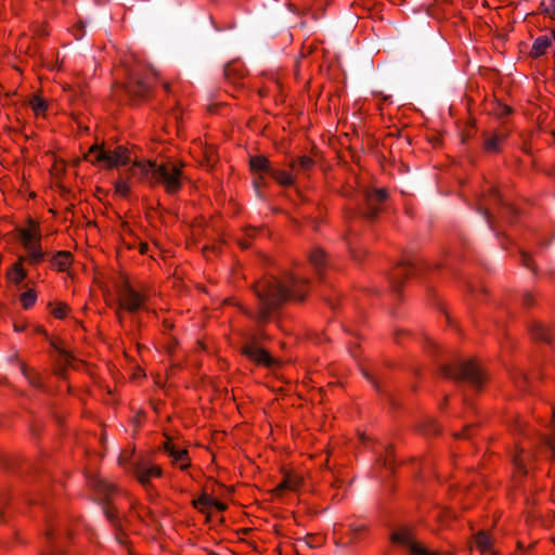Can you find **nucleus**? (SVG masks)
<instances>
[{
  "label": "nucleus",
  "instance_id": "f257e3e1",
  "mask_svg": "<svg viewBox=\"0 0 555 555\" xmlns=\"http://www.w3.org/2000/svg\"><path fill=\"white\" fill-rule=\"evenodd\" d=\"M308 289V281L297 273H289L282 279L266 276L254 285L259 301L257 321L266 322L271 312L287 300H302Z\"/></svg>",
  "mask_w": 555,
  "mask_h": 555
},
{
  "label": "nucleus",
  "instance_id": "f03ea898",
  "mask_svg": "<svg viewBox=\"0 0 555 555\" xmlns=\"http://www.w3.org/2000/svg\"><path fill=\"white\" fill-rule=\"evenodd\" d=\"M183 164L177 162L156 163L135 160L130 167V175L152 186L163 185L168 194H176L182 186Z\"/></svg>",
  "mask_w": 555,
  "mask_h": 555
},
{
  "label": "nucleus",
  "instance_id": "7ed1b4c3",
  "mask_svg": "<svg viewBox=\"0 0 555 555\" xmlns=\"http://www.w3.org/2000/svg\"><path fill=\"white\" fill-rule=\"evenodd\" d=\"M86 158L92 164H99L105 168L119 167L131 162L128 149L122 145H117L113 150L93 145L90 147Z\"/></svg>",
  "mask_w": 555,
  "mask_h": 555
},
{
  "label": "nucleus",
  "instance_id": "20e7f679",
  "mask_svg": "<svg viewBox=\"0 0 555 555\" xmlns=\"http://www.w3.org/2000/svg\"><path fill=\"white\" fill-rule=\"evenodd\" d=\"M157 73L154 68L149 67L141 72L135 69L131 72L128 82L126 85V91L131 98L143 99L150 90L152 80L156 79Z\"/></svg>",
  "mask_w": 555,
  "mask_h": 555
},
{
  "label": "nucleus",
  "instance_id": "39448f33",
  "mask_svg": "<svg viewBox=\"0 0 555 555\" xmlns=\"http://www.w3.org/2000/svg\"><path fill=\"white\" fill-rule=\"evenodd\" d=\"M443 374L455 379L467 380L474 386H480L483 382V374L475 361H464L456 365H446Z\"/></svg>",
  "mask_w": 555,
  "mask_h": 555
},
{
  "label": "nucleus",
  "instance_id": "423d86ee",
  "mask_svg": "<svg viewBox=\"0 0 555 555\" xmlns=\"http://www.w3.org/2000/svg\"><path fill=\"white\" fill-rule=\"evenodd\" d=\"M145 301V296L134 288L129 283H125L118 293L119 308L130 313L140 310Z\"/></svg>",
  "mask_w": 555,
  "mask_h": 555
},
{
  "label": "nucleus",
  "instance_id": "0eeeda50",
  "mask_svg": "<svg viewBox=\"0 0 555 555\" xmlns=\"http://www.w3.org/2000/svg\"><path fill=\"white\" fill-rule=\"evenodd\" d=\"M395 543L402 544L409 550V555H439L426 548L422 543L417 542L410 529H400L392 534Z\"/></svg>",
  "mask_w": 555,
  "mask_h": 555
},
{
  "label": "nucleus",
  "instance_id": "6e6552de",
  "mask_svg": "<svg viewBox=\"0 0 555 555\" xmlns=\"http://www.w3.org/2000/svg\"><path fill=\"white\" fill-rule=\"evenodd\" d=\"M242 352L245 357L257 364L271 366L274 363L273 358L257 345L256 335H251L247 338L246 343L242 347Z\"/></svg>",
  "mask_w": 555,
  "mask_h": 555
},
{
  "label": "nucleus",
  "instance_id": "1a4fd4ad",
  "mask_svg": "<svg viewBox=\"0 0 555 555\" xmlns=\"http://www.w3.org/2000/svg\"><path fill=\"white\" fill-rule=\"evenodd\" d=\"M94 490L95 492L103 498V500H106V504L104 505V513L107 516V518L113 522H117V507L113 504H111V501L113 499V495L116 493L115 486L109 483L108 481L104 479H98L94 481Z\"/></svg>",
  "mask_w": 555,
  "mask_h": 555
},
{
  "label": "nucleus",
  "instance_id": "9d476101",
  "mask_svg": "<svg viewBox=\"0 0 555 555\" xmlns=\"http://www.w3.org/2000/svg\"><path fill=\"white\" fill-rule=\"evenodd\" d=\"M369 529L363 522H353L349 526V530L345 534L337 538L336 543L341 545H352L361 542L367 537Z\"/></svg>",
  "mask_w": 555,
  "mask_h": 555
},
{
  "label": "nucleus",
  "instance_id": "9b49d317",
  "mask_svg": "<svg viewBox=\"0 0 555 555\" xmlns=\"http://www.w3.org/2000/svg\"><path fill=\"white\" fill-rule=\"evenodd\" d=\"M364 197L367 209L366 215L373 218L377 215L379 205L387 199L388 193L385 189H372L365 191Z\"/></svg>",
  "mask_w": 555,
  "mask_h": 555
},
{
  "label": "nucleus",
  "instance_id": "f8f14e48",
  "mask_svg": "<svg viewBox=\"0 0 555 555\" xmlns=\"http://www.w3.org/2000/svg\"><path fill=\"white\" fill-rule=\"evenodd\" d=\"M25 250L27 251V256H22L24 261H27L30 264H38L44 260V251L41 248L40 240L21 242Z\"/></svg>",
  "mask_w": 555,
  "mask_h": 555
},
{
  "label": "nucleus",
  "instance_id": "ddd939ff",
  "mask_svg": "<svg viewBox=\"0 0 555 555\" xmlns=\"http://www.w3.org/2000/svg\"><path fill=\"white\" fill-rule=\"evenodd\" d=\"M133 474L138 481L142 486L146 487L153 477H159L162 475V468L157 465L145 466L142 464H137L133 467Z\"/></svg>",
  "mask_w": 555,
  "mask_h": 555
},
{
  "label": "nucleus",
  "instance_id": "4468645a",
  "mask_svg": "<svg viewBox=\"0 0 555 555\" xmlns=\"http://www.w3.org/2000/svg\"><path fill=\"white\" fill-rule=\"evenodd\" d=\"M55 348L59 350L60 353V358L57 360L59 367L56 369L55 374L60 377H65L66 367H77L78 361L68 351L57 347Z\"/></svg>",
  "mask_w": 555,
  "mask_h": 555
},
{
  "label": "nucleus",
  "instance_id": "2eb2a0df",
  "mask_svg": "<svg viewBox=\"0 0 555 555\" xmlns=\"http://www.w3.org/2000/svg\"><path fill=\"white\" fill-rule=\"evenodd\" d=\"M289 167L296 177L305 176L314 167V160L309 156H300L292 160Z\"/></svg>",
  "mask_w": 555,
  "mask_h": 555
},
{
  "label": "nucleus",
  "instance_id": "dca6fc26",
  "mask_svg": "<svg viewBox=\"0 0 555 555\" xmlns=\"http://www.w3.org/2000/svg\"><path fill=\"white\" fill-rule=\"evenodd\" d=\"M250 170L255 175H271L273 167L271 166L269 159L262 155H256L250 157L249 159Z\"/></svg>",
  "mask_w": 555,
  "mask_h": 555
},
{
  "label": "nucleus",
  "instance_id": "f3484780",
  "mask_svg": "<svg viewBox=\"0 0 555 555\" xmlns=\"http://www.w3.org/2000/svg\"><path fill=\"white\" fill-rule=\"evenodd\" d=\"M21 242L41 240V233L38 222L30 220L28 225L18 230Z\"/></svg>",
  "mask_w": 555,
  "mask_h": 555
},
{
  "label": "nucleus",
  "instance_id": "a211bd4d",
  "mask_svg": "<svg viewBox=\"0 0 555 555\" xmlns=\"http://www.w3.org/2000/svg\"><path fill=\"white\" fill-rule=\"evenodd\" d=\"M51 261L52 266L59 271H66L73 262V255L69 251H57L53 255Z\"/></svg>",
  "mask_w": 555,
  "mask_h": 555
},
{
  "label": "nucleus",
  "instance_id": "6ab92c4d",
  "mask_svg": "<svg viewBox=\"0 0 555 555\" xmlns=\"http://www.w3.org/2000/svg\"><path fill=\"white\" fill-rule=\"evenodd\" d=\"M23 261L24 258L20 257L18 260L7 273L9 281H11L14 284H20L27 276V273L23 268Z\"/></svg>",
  "mask_w": 555,
  "mask_h": 555
},
{
  "label": "nucleus",
  "instance_id": "aec40b11",
  "mask_svg": "<svg viewBox=\"0 0 555 555\" xmlns=\"http://www.w3.org/2000/svg\"><path fill=\"white\" fill-rule=\"evenodd\" d=\"M529 457L530 456L528 454H525V450L519 449V448L516 449V451L513 455V463H514L515 469L521 476L527 474L526 464H527V460H529Z\"/></svg>",
  "mask_w": 555,
  "mask_h": 555
},
{
  "label": "nucleus",
  "instance_id": "412c9836",
  "mask_svg": "<svg viewBox=\"0 0 555 555\" xmlns=\"http://www.w3.org/2000/svg\"><path fill=\"white\" fill-rule=\"evenodd\" d=\"M294 173H289L285 170L273 168L270 177H272L279 184L283 186H291L295 182Z\"/></svg>",
  "mask_w": 555,
  "mask_h": 555
},
{
  "label": "nucleus",
  "instance_id": "4be33fe9",
  "mask_svg": "<svg viewBox=\"0 0 555 555\" xmlns=\"http://www.w3.org/2000/svg\"><path fill=\"white\" fill-rule=\"evenodd\" d=\"M414 269V263L403 262L400 263L392 272L391 280L395 284H399L403 276H409Z\"/></svg>",
  "mask_w": 555,
  "mask_h": 555
},
{
  "label": "nucleus",
  "instance_id": "5701e85b",
  "mask_svg": "<svg viewBox=\"0 0 555 555\" xmlns=\"http://www.w3.org/2000/svg\"><path fill=\"white\" fill-rule=\"evenodd\" d=\"M169 456L172 459V463L179 465L182 470L190 466V456L186 449H176V452Z\"/></svg>",
  "mask_w": 555,
  "mask_h": 555
},
{
  "label": "nucleus",
  "instance_id": "b1692460",
  "mask_svg": "<svg viewBox=\"0 0 555 555\" xmlns=\"http://www.w3.org/2000/svg\"><path fill=\"white\" fill-rule=\"evenodd\" d=\"M551 46V39L546 36L539 37L531 49V55L534 57H539L543 55L548 47Z\"/></svg>",
  "mask_w": 555,
  "mask_h": 555
},
{
  "label": "nucleus",
  "instance_id": "393cba45",
  "mask_svg": "<svg viewBox=\"0 0 555 555\" xmlns=\"http://www.w3.org/2000/svg\"><path fill=\"white\" fill-rule=\"evenodd\" d=\"M309 260L311 264L315 268V270L319 272L326 262L324 250H322L321 248L312 249L309 255Z\"/></svg>",
  "mask_w": 555,
  "mask_h": 555
},
{
  "label": "nucleus",
  "instance_id": "a878e982",
  "mask_svg": "<svg viewBox=\"0 0 555 555\" xmlns=\"http://www.w3.org/2000/svg\"><path fill=\"white\" fill-rule=\"evenodd\" d=\"M22 373L27 378L29 384L34 387H42L41 375L34 369L28 367L27 365H22Z\"/></svg>",
  "mask_w": 555,
  "mask_h": 555
},
{
  "label": "nucleus",
  "instance_id": "bb28decb",
  "mask_svg": "<svg viewBox=\"0 0 555 555\" xmlns=\"http://www.w3.org/2000/svg\"><path fill=\"white\" fill-rule=\"evenodd\" d=\"M530 333L532 338L537 340L550 341L552 337L548 330L541 323H534L530 328Z\"/></svg>",
  "mask_w": 555,
  "mask_h": 555
},
{
  "label": "nucleus",
  "instance_id": "cd10ccee",
  "mask_svg": "<svg viewBox=\"0 0 555 555\" xmlns=\"http://www.w3.org/2000/svg\"><path fill=\"white\" fill-rule=\"evenodd\" d=\"M224 76L228 80L236 82V80L243 77V72L240 64H228L224 67Z\"/></svg>",
  "mask_w": 555,
  "mask_h": 555
},
{
  "label": "nucleus",
  "instance_id": "c85d7f7f",
  "mask_svg": "<svg viewBox=\"0 0 555 555\" xmlns=\"http://www.w3.org/2000/svg\"><path fill=\"white\" fill-rule=\"evenodd\" d=\"M215 499L208 494H202L197 500L193 501V505L202 513H208L209 508L212 507Z\"/></svg>",
  "mask_w": 555,
  "mask_h": 555
},
{
  "label": "nucleus",
  "instance_id": "c756f323",
  "mask_svg": "<svg viewBox=\"0 0 555 555\" xmlns=\"http://www.w3.org/2000/svg\"><path fill=\"white\" fill-rule=\"evenodd\" d=\"M475 543H476V546L478 547V550H480L482 553L490 552V550H491V545H492L491 539L483 531H480L476 534Z\"/></svg>",
  "mask_w": 555,
  "mask_h": 555
},
{
  "label": "nucleus",
  "instance_id": "7c9ffc66",
  "mask_svg": "<svg viewBox=\"0 0 555 555\" xmlns=\"http://www.w3.org/2000/svg\"><path fill=\"white\" fill-rule=\"evenodd\" d=\"M299 485V479L295 476H286L283 481L275 488L276 492L283 490H296Z\"/></svg>",
  "mask_w": 555,
  "mask_h": 555
},
{
  "label": "nucleus",
  "instance_id": "2f4dec72",
  "mask_svg": "<svg viewBox=\"0 0 555 555\" xmlns=\"http://www.w3.org/2000/svg\"><path fill=\"white\" fill-rule=\"evenodd\" d=\"M29 105H30L31 109L34 111V113L38 116L43 115L48 107L46 101L38 95H35L30 99Z\"/></svg>",
  "mask_w": 555,
  "mask_h": 555
},
{
  "label": "nucleus",
  "instance_id": "473e14b6",
  "mask_svg": "<svg viewBox=\"0 0 555 555\" xmlns=\"http://www.w3.org/2000/svg\"><path fill=\"white\" fill-rule=\"evenodd\" d=\"M504 134H495L485 142V147L488 152H498L500 150L501 143L504 141Z\"/></svg>",
  "mask_w": 555,
  "mask_h": 555
},
{
  "label": "nucleus",
  "instance_id": "72a5a7b5",
  "mask_svg": "<svg viewBox=\"0 0 555 555\" xmlns=\"http://www.w3.org/2000/svg\"><path fill=\"white\" fill-rule=\"evenodd\" d=\"M37 294L34 289L23 293L20 297L21 304L25 309H29L36 302Z\"/></svg>",
  "mask_w": 555,
  "mask_h": 555
},
{
  "label": "nucleus",
  "instance_id": "f704fd0d",
  "mask_svg": "<svg viewBox=\"0 0 555 555\" xmlns=\"http://www.w3.org/2000/svg\"><path fill=\"white\" fill-rule=\"evenodd\" d=\"M50 306L52 307L51 313L57 319L65 318L69 311V307L65 302H57L54 306L50 304Z\"/></svg>",
  "mask_w": 555,
  "mask_h": 555
},
{
  "label": "nucleus",
  "instance_id": "c9c22d12",
  "mask_svg": "<svg viewBox=\"0 0 555 555\" xmlns=\"http://www.w3.org/2000/svg\"><path fill=\"white\" fill-rule=\"evenodd\" d=\"M541 5L544 13L555 21V0H543Z\"/></svg>",
  "mask_w": 555,
  "mask_h": 555
},
{
  "label": "nucleus",
  "instance_id": "e433bc0d",
  "mask_svg": "<svg viewBox=\"0 0 555 555\" xmlns=\"http://www.w3.org/2000/svg\"><path fill=\"white\" fill-rule=\"evenodd\" d=\"M115 192L120 196L126 197L130 193V186L126 181L119 180L115 183Z\"/></svg>",
  "mask_w": 555,
  "mask_h": 555
},
{
  "label": "nucleus",
  "instance_id": "4c0bfd02",
  "mask_svg": "<svg viewBox=\"0 0 555 555\" xmlns=\"http://www.w3.org/2000/svg\"><path fill=\"white\" fill-rule=\"evenodd\" d=\"M553 430H554L553 436L546 439V443L550 447V449L552 450L553 454L555 455V413H554V418H553Z\"/></svg>",
  "mask_w": 555,
  "mask_h": 555
},
{
  "label": "nucleus",
  "instance_id": "58836bf2",
  "mask_svg": "<svg viewBox=\"0 0 555 555\" xmlns=\"http://www.w3.org/2000/svg\"><path fill=\"white\" fill-rule=\"evenodd\" d=\"M534 302V296L531 293H525L522 296V305L527 308L531 307Z\"/></svg>",
  "mask_w": 555,
  "mask_h": 555
},
{
  "label": "nucleus",
  "instance_id": "ea45409f",
  "mask_svg": "<svg viewBox=\"0 0 555 555\" xmlns=\"http://www.w3.org/2000/svg\"><path fill=\"white\" fill-rule=\"evenodd\" d=\"M254 185L257 190L266 185L264 175H256L254 179Z\"/></svg>",
  "mask_w": 555,
  "mask_h": 555
},
{
  "label": "nucleus",
  "instance_id": "a19ab883",
  "mask_svg": "<svg viewBox=\"0 0 555 555\" xmlns=\"http://www.w3.org/2000/svg\"><path fill=\"white\" fill-rule=\"evenodd\" d=\"M176 449H177L176 446L170 440H167L164 443V450L168 453V455H170L173 452H176Z\"/></svg>",
  "mask_w": 555,
  "mask_h": 555
},
{
  "label": "nucleus",
  "instance_id": "79ce46f5",
  "mask_svg": "<svg viewBox=\"0 0 555 555\" xmlns=\"http://www.w3.org/2000/svg\"><path fill=\"white\" fill-rule=\"evenodd\" d=\"M260 230L256 229V228H246L245 229V235L248 237V238H253L256 236V234L259 232Z\"/></svg>",
  "mask_w": 555,
  "mask_h": 555
},
{
  "label": "nucleus",
  "instance_id": "37998d69",
  "mask_svg": "<svg viewBox=\"0 0 555 555\" xmlns=\"http://www.w3.org/2000/svg\"><path fill=\"white\" fill-rule=\"evenodd\" d=\"M237 244L243 249H247L250 246V242H249V238L247 236L244 237V238H238L237 240Z\"/></svg>",
  "mask_w": 555,
  "mask_h": 555
},
{
  "label": "nucleus",
  "instance_id": "c03bdc74",
  "mask_svg": "<svg viewBox=\"0 0 555 555\" xmlns=\"http://www.w3.org/2000/svg\"><path fill=\"white\" fill-rule=\"evenodd\" d=\"M212 506L216 507L220 512L225 511L228 507L225 503L217 501V500H215V502H212Z\"/></svg>",
  "mask_w": 555,
  "mask_h": 555
},
{
  "label": "nucleus",
  "instance_id": "a18cd8bd",
  "mask_svg": "<svg viewBox=\"0 0 555 555\" xmlns=\"http://www.w3.org/2000/svg\"><path fill=\"white\" fill-rule=\"evenodd\" d=\"M500 111L496 112L499 116L508 115L511 113V108L507 105H500Z\"/></svg>",
  "mask_w": 555,
  "mask_h": 555
},
{
  "label": "nucleus",
  "instance_id": "49530a36",
  "mask_svg": "<svg viewBox=\"0 0 555 555\" xmlns=\"http://www.w3.org/2000/svg\"><path fill=\"white\" fill-rule=\"evenodd\" d=\"M522 264L529 269H532L531 258L526 254H522Z\"/></svg>",
  "mask_w": 555,
  "mask_h": 555
},
{
  "label": "nucleus",
  "instance_id": "de8ad7c7",
  "mask_svg": "<svg viewBox=\"0 0 555 555\" xmlns=\"http://www.w3.org/2000/svg\"><path fill=\"white\" fill-rule=\"evenodd\" d=\"M341 528H343V526H341V525H336V526L334 527V533H335V534H339V533H340V529H341Z\"/></svg>",
  "mask_w": 555,
  "mask_h": 555
},
{
  "label": "nucleus",
  "instance_id": "09e8293b",
  "mask_svg": "<svg viewBox=\"0 0 555 555\" xmlns=\"http://www.w3.org/2000/svg\"><path fill=\"white\" fill-rule=\"evenodd\" d=\"M491 196H493V198H494L495 201H500V196H499V193H498V191H496V190H493V191H492Z\"/></svg>",
  "mask_w": 555,
  "mask_h": 555
},
{
  "label": "nucleus",
  "instance_id": "8fccbe9b",
  "mask_svg": "<svg viewBox=\"0 0 555 555\" xmlns=\"http://www.w3.org/2000/svg\"><path fill=\"white\" fill-rule=\"evenodd\" d=\"M164 89L169 92L170 91V83L169 82H164Z\"/></svg>",
  "mask_w": 555,
  "mask_h": 555
},
{
  "label": "nucleus",
  "instance_id": "3c124183",
  "mask_svg": "<svg viewBox=\"0 0 555 555\" xmlns=\"http://www.w3.org/2000/svg\"><path fill=\"white\" fill-rule=\"evenodd\" d=\"M207 160H208V163L214 160V158H212V151H210L209 154L207 153Z\"/></svg>",
  "mask_w": 555,
  "mask_h": 555
},
{
  "label": "nucleus",
  "instance_id": "603ef678",
  "mask_svg": "<svg viewBox=\"0 0 555 555\" xmlns=\"http://www.w3.org/2000/svg\"><path fill=\"white\" fill-rule=\"evenodd\" d=\"M468 428H465V430H467ZM459 437H463V438H466L467 437V434L466 431H463L462 434L457 435Z\"/></svg>",
  "mask_w": 555,
  "mask_h": 555
},
{
  "label": "nucleus",
  "instance_id": "864d4df0",
  "mask_svg": "<svg viewBox=\"0 0 555 555\" xmlns=\"http://www.w3.org/2000/svg\"><path fill=\"white\" fill-rule=\"evenodd\" d=\"M37 332H38V333H40V334H44V333H46V332H44V330H43L42 327H39V328L37 330Z\"/></svg>",
  "mask_w": 555,
  "mask_h": 555
},
{
  "label": "nucleus",
  "instance_id": "5fc2aeb1",
  "mask_svg": "<svg viewBox=\"0 0 555 555\" xmlns=\"http://www.w3.org/2000/svg\"><path fill=\"white\" fill-rule=\"evenodd\" d=\"M145 249H146V245H142V247H141V253H144V251H145Z\"/></svg>",
  "mask_w": 555,
  "mask_h": 555
},
{
  "label": "nucleus",
  "instance_id": "6e6d98bb",
  "mask_svg": "<svg viewBox=\"0 0 555 555\" xmlns=\"http://www.w3.org/2000/svg\"><path fill=\"white\" fill-rule=\"evenodd\" d=\"M310 540H312V543H315V538L314 537H309Z\"/></svg>",
  "mask_w": 555,
  "mask_h": 555
},
{
  "label": "nucleus",
  "instance_id": "4d7b16f0",
  "mask_svg": "<svg viewBox=\"0 0 555 555\" xmlns=\"http://www.w3.org/2000/svg\"><path fill=\"white\" fill-rule=\"evenodd\" d=\"M310 540H312V543H315V538L314 537H309Z\"/></svg>",
  "mask_w": 555,
  "mask_h": 555
},
{
  "label": "nucleus",
  "instance_id": "13d9d810",
  "mask_svg": "<svg viewBox=\"0 0 555 555\" xmlns=\"http://www.w3.org/2000/svg\"><path fill=\"white\" fill-rule=\"evenodd\" d=\"M553 38L555 39V28L552 30Z\"/></svg>",
  "mask_w": 555,
  "mask_h": 555
},
{
  "label": "nucleus",
  "instance_id": "bf43d9fd",
  "mask_svg": "<svg viewBox=\"0 0 555 555\" xmlns=\"http://www.w3.org/2000/svg\"><path fill=\"white\" fill-rule=\"evenodd\" d=\"M16 331H21V326L15 325Z\"/></svg>",
  "mask_w": 555,
  "mask_h": 555
}]
</instances>
